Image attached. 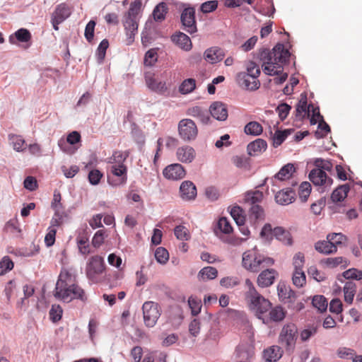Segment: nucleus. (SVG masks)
I'll return each instance as SVG.
<instances>
[{
	"mask_svg": "<svg viewBox=\"0 0 362 362\" xmlns=\"http://www.w3.org/2000/svg\"><path fill=\"white\" fill-rule=\"evenodd\" d=\"M343 276L346 279H362V271H359L356 269H350L345 271Z\"/></svg>",
	"mask_w": 362,
	"mask_h": 362,
	"instance_id": "63",
	"label": "nucleus"
},
{
	"mask_svg": "<svg viewBox=\"0 0 362 362\" xmlns=\"http://www.w3.org/2000/svg\"><path fill=\"white\" fill-rule=\"evenodd\" d=\"M239 85L248 90H256L260 86V81L255 77H251L244 74V71L237 74Z\"/></svg>",
	"mask_w": 362,
	"mask_h": 362,
	"instance_id": "20",
	"label": "nucleus"
},
{
	"mask_svg": "<svg viewBox=\"0 0 362 362\" xmlns=\"http://www.w3.org/2000/svg\"><path fill=\"white\" fill-rule=\"evenodd\" d=\"M327 240H329L331 243L337 247V245H340L344 243L346 240V238L341 233H335L328 235Z\"/></svg>",
	"mask_w": 362,
	"mask_h": 362,
	"instance_id": "61",
	"label": "nucleus"
},
{
	"mask_svg": "<svg viewBox=\"0 0 362 362\" xmlns=\"http://www.w3.org/2000/svg\"><path fill=\"white\" fill-rule=\"evenodd\" d=\"M277 276L278 273L275 269H265L257 276V285L261 288L269 287L274 284Z\"/></svg>",
	"mask_w": 362,
	"mask_h": 362,
	"instance_id": "19",
	"label": "nucleus"
},
{
	"mask_svg": "<svg viewBox=\"0 0 362 362\" xmlns=\"http://www.w3.org/2000/svg\"><path fill=\"white\" fill-rule=\"evenodd\" d=\"M264 358L267 362L276 361L282 356V351L279 346H272L264 351Z\"/></svg>",
	"mask_w": 362,
	"mask_h": 362,
	"instance_id": "35",
	"label": "nucleus"
},
{
	"mask_svg": "<svg viewBox=\"0 0 362 362\" xmlns=\"http://www.w3.org/2000/svg\"><path fill=\"white\" fill-rule=\"evenodd\" d=\"M321 263L329 268H334L339 265L343 267L346 266V261L342 257L325 258L321 260Z\"/></svg>",
	"mask_w": 362,
	"mask_h": 362,
	"instance_id": "42",
	"label": "nucleus"
},
{
	"mask_svg": "<svg viewBox=\"0 0 362 362\" xmlns=\"http://www.w3.org/2000/svg\"><path fill=\"white\" fill-rule=\"evenodd\" d=\"M244 131L247 134L258 136L262 133L263 129L259 122H250L245 125Z\"/></svg>",
	"mask_w": 362,
	"mask_h": 362,
	"instance_id": "44",
	"label": "nucleus"
},
{
	"mask_svg": "<svg viewBox=\"0 0 362 362\" xmlns=\"http://www.w3.org/2000/svg\"><path fill=\"white\" fill-rule=\"evenodd\" d=\"M188 305L191 309L192 315H197L200 313L202 301L197 297L190 296L188 299Z\"/></svg>",
	"mask_w": 362,
	"mask_h": 362,
	"instance_id": "50",
	"label": "nucleus"
},
{
	"mask_svg": "<svg viewBox=\"0 0 362 362\" xmlns=\"http://www.w3.org/2000/svg\"><path fill=\"white\" fill-rule=\"evenodd\" d=\"M186 172L184 167L179 163H174L165 167L163 171V176L171 180H181L185 176Z\"/></svg>",
	"mask_w": 362,
	"mask_h": 362,
	"instance_id": "17",
	"label": "nucleus"
},
{
	"mask_svg": "<svg viewBox=\"0 0 362 362\" xmlns=\"http://www.w3.org/2000/svg\"><path fill=\"white\" fill-rule=\"evenodd\" d=\"M195 155L194 149L189 146L179 147L176 151L177 158L182 163H191L194 159Z\"/></svg>",
	"mask_w": 362,
	"mask_h": 362,
	"instance_id": "23",
	"label": "nucleus"
},
{
	"mask_svg": "<svg viewBox=\"0 0 362 362\" xmlns=\"http://www.w3.org/2000/svg\"><path fill=\"white\" fill-rule=\"evenodd\" d=\"M246 72H244L245 74L251 77H255L256 78H258L261 73L258 65L252 61L247 62L246 65Z\"/></svg>",
	"mask_w": 362,
	"mask_h": 362,
	"instance_id": "51",
	"label": "nucleus"
},
{
	"mask_svg": "<svg viewBox=\"0 0 362 362\" xmlns=\"http://www.w3.org/2000/svg\"><path fill=\"white\" fill-rule=\"evenodd\" d=\"M308 274L318 282L323 281L326 279L325 273L319 271L315 266H311L308 269Z\"/></svg>",
	"mask_w": 362,
	"mask_h": 362,
	"instance_id": "57",
	"label": "nucleus"
},
{
	"mask_svg": "<svg viewBox=\"0 0 362 362\" xmlns=\"http://www.w3.org/2000/svg\"><path fill=\"white\" fill-rule=\"evenodd\" d=\"M196 88V81L194 78H187L182 81L179 87V91L182 94H188Z\"/></svg>",
	"mask_w": 362,
	"mask_h": 362,
	"instance_id": "46",
	"label": "nucleus"
},
{
	"mask_svg": "<svg viewBox=\"0 0 362 362\" xmlns=\"http://www.w3.org/2000/svg\"><path fill=\"white\" fill-rule=\"evenodd\" d=\"M54 296L66 303H69L74 299L82 301L86 300L84 290L77 284L76 275L66 269H62L59 275Z\"/></svg>",
	"mask_w": 362,
	"mask_h": 362,
	"instance_id": "2",
	"label": "nucleus"
},
{
	"mask_svg": "<svg viewBox=\"0 0 362 362\" xmlns=\"http://www.w3.org/2000/svg\"><path fill=\"white\" fill-rule=\"evenodd\" d=\"M168 11V7L166 3L161 2L158 4L153 11V16L156 21H162L165 18Z\"/></svg>",
	"mask_w": 362,
	"mask_h": 362,
	"instance_id": "40",
	"label": "nucleus"
},
{
	"mask_svg": "<svg viewBox=\"0 0 362 362\" xmlns=\"http://www.w3.org/2000/svg\"><path fill=\"white\" fill-rule=\"evenodd\" d=\"M308 177L315 185L330 186L332 184V180L328 177L326 173L320 168L312 170Z\"/></svg>",
	"mask_w": 362,
	"mask_h": 362,
	"instance_id": "18",
	"label": "nucleus"
},
{
	"mask_svg": "<svg viewBox=\"0 0 362 362\" xmlns=\"http://www.w3.org/2000/svg\"><path fill=\"white\" fill-rule=\"evenodd\" d=\"M220 284L226 288H232L240 284V280L235 276H226L221 279Z\"/></svg>",
	"mask_w": 362,
	"mask_h": 362,
	"instance_id": "55",
	"label": "nucleus"
},
{
	"mask_svg": "<svg viewBox=\"0 0 362 362\" xmlns=\"http://www.w3.org/2000/svg\"><path fill=\"white\" fill-rule=\"evenodd\" d=\"M224 55V52L221 48L211 47L205 51L204 57L208 62L215 64L221 62L223 59Z\"/></svg>",
	"mask_w": 362,
	"mask_h": 362,
	"instance_id": "24",
	"label": "nucleus"
},
{
	"mask_svg": "<svg viewBox=\"0 0 362 362\" xmlns=\"http://www.w3.org/2000/svg\"><path fill=\"white\" fill-rule=\"evenodd\" d=\"M103 173L100 170L97 169L92 170L88 173V180L92 185H98L103 177Z\"/></svg>",
	"mask_w": 362,
	"mask_h": 362,
	"instance_id": "64",
	"label": "nucleus"
},
{
	"mask_svg": "<svg viewBox=\"0 0 362 362\" xmlns=\"http://www.w3.org/2000/svg\"><path fill=\"white\" fill-rule=\"evenodd\" d=\"M218 270L213 267H205L202 269L198 273V279L200 281L212 280L217 277Z\"/></svg>",
	"mask_w": 362,
	"mask_h": 362,
	"instance_id": "36",
	"label": "nucleus"
},
{
	"mask_svg": "<svg viewBox=\"0 0 362 362\" xmlns=\"http://www.w3.org/2000/svg\"><path fill=\"white\" fill-rule=\"evenodd\" d=\"M9 140L15 151L22 152L26 148L25 141L21 136L11 135Z\"/></svg>",
	"mask_w": 362,
	"mask_h": 362,
	"instance_id": "43",
	"label": "nucleus"
},
{
	"mask_svg": "<svg viewBox=\"0 0 362 362\" xmlns=\"http://www.w3.org/2000/svg\"><path fill=\"white\" fill-rule=\"evenodd\" d=\"M14 264L11 258L5 256L0 261V275H4L13 268Z\"/></svg>",
	"mask_w": 362,
	"mask_h": 362,
	"instance_id": "53",
	"label": "nucleus"
},
{
	"mask_svg": "<svg viewBox=\"0 0 362 362\" xmlns=\"http://www.w3.org/2000/svg\"><path fill=\"white\" fill-rule=\"evenodd\" d=\"M349 190L350 187L347 184L339 186L332 193V201L334 203L342 202L347 197Z\"/></svg>",
	"mask_w": 362,
	"mask_h": 362,
	"instance_id": "33",
	"label": "nucleus"
},
{
	"mask_svg": "<svg viewBox=\"0 0 362 362\" xmlns=\"http://www.w3.org/2000/svg\"><path fill=\"white\" fill-rule=\"evenodd\" d=\"M214 233L223 242L233 245H240L247 238L239 237L233 228H214Z\"/></svg>",
	"mask_w": 362,
	"mask_h": 362,
	"instance_id": "12",
	"label": "nucleus"
},
{
	"mask_svg": "<svg viewBox=\"0 0 362 362\" xmlns=\"http://www.w3.org/2000/svg\"><path fill=\"white\" fill-rule=\"evenodd\" d=\"M293 284L298 288L303 287V285L305 284L306 282V278L305 274L303 269H298L294 270L293 274Z\"/></svg>",
	"mask_w": 362,
	"mask_h": 362,
	"instance_id": "48",
	"label": "nucleus"
},
{
	"mask_svg": "<svg viewBox=\"0 0 362 362\" xmlns=\"http://www.w3.org/2000/svg\"><path fill=\"white\" fill-rule=\"evenodd\" d=\"M145 83L148 89L160 95H168L170 93V84L160 80L153 72L148 71L144 74Z\"/></svg>",
	"mask_w": 362,
	"mask_h": 362,
	"instance_id": "7",
	"label": "nucleus"
},
{
	"mask_svg": "<svg viewBox=\"0 0 362 362\" xmlns=\"http://www.w3.org/2000/svg\"><path fill=\"white\" fill-rule=\"evenodd\" d=\"M142 1L134 0L130 4L128 11L124 16L123 25L127 36V45H131L137 34L139 15L141 11Z\"/></svg>",
	"mask_w": 362,
	"mask_h": 362,
	"instance_id": "4",
	"label": "nucleus"
},
{
	"mask_svg": "<svg viewBox=\"0 0 362 362\" xmlns=\"http://www.w3.org/2000/svg\"><path fill=\"white\" fill-rule=\"evenodd\" d=\"M180 20L184 29L187 33L193 34L197 31L195 9L194 7L188 6L185 8L181 13Z\"/></svg>",
	"mask_w": 362,
	"mask_h": 362,
	"instance_id": "14",
	"label": "nucleus"
},
{
	"mask_svg": "<svg viewBox=\"0 0 362 362\" xmlns=\"http://www.w3.org/2000/svg\"><path fill=\"white\" fill-rule=\"evenodd\" d=\"M77 244L79 251L83 255H87L90 252V248L88 245L89 235L88 233L83 230L82 233H80L76 238Z\"/></svg>",
	"mask_w": 362,
	"mask_h": 362,
	"instance_id": "34",
	"label": "nucleus"
},
{
	"mask_svg": "<svg viewBox=\"0 0 362 362\" xmlns=\"http://www.w3.org/2000/svg\"><path fill=\"white\" fill-rule=\"evenodd\" d=\"M344 301L348 304H351L356 291V285L353 281H347L344 284Z\"/></svg>",
	"mask_w": 362,
	"mask_h": 362,
	"instance_id": "38",
	"label": "nucleus"
},
{
	"mask_svg": "<svg viewBox=\"0 0 362 362\" xmlns=\"http://www.w3.org/2000/svg\"><path fill=\"white\" fill-rule=\"evenodd\" d=\"M315 250L322 254L328 255L337 252V247L334 245L330 241H319L315 245Z\"/></svg>",
	"mask_w": 362,
	"mask_h": 362,
	"instance_id": "39",
	"label": "nucleus"
},
{
	"mask_svg": "<svg viewBox=\"0 0 362 362\" xmlns=\"http://www.w3.org/2000/svg\"><path fill=\"white\" fill-rule=\"evenodd\" d=\"M260 235L267 240H270L275 236L277 240L286 245L292 244L291 233L284 228H262Z\"/></svg>",
	"mask_w": 362,
	"mask_h": 362,
	"instance_id": "8",
	"label": "nucleus"
},
{
	"mask_svg": "<svg viewBox=\"0 0 362 362\" xmlns=\"http://www.w3.org/2000/svg\"><path fill=\"white\" fill-rule=\"evenodd\" d=\"M178 133L185 141L194 140L198 134V128L195 122L190 119H182L178 123Z\"/></svg>",
	"mask_w": 362,
	"mask_h": 362,
	"instance_id": "9",
	"label": "nucleus"
},
{
	"mask_svg": "<svg viewBox=\"0 0 362 362\" xmlns=\"http://www.w3.org/2000/svg\"><path fill=\"white\" fill-rule=\"evenodd\" d=\"M63 310L59 305H52L49 310V318L53 322L59 321L62 318Z\"/></svg>",
	"mask_w": 362,
	"mask_h": 362,
	"instance_id": "56",
	"label": "nucleus"
},
{
	"mask_svg": "<svg viewBox=\"0 0 362 362\" xmlns=\"http://www.w3.org/2000/svg\"><path fill=\"white\" fill-rule=\"evenodd\" d=\"M109 47V42L107 40H103L100 43L97 49V57L100 62H102L105 57L106 50Z\"/></svg>",
	"mask_w": 362,
	"mask_h": 362,
	"instance_id": "60",
	"label": "nucleus"
},
{
	"mask_svg": "<svg viewBox=\"0 0 362 362\" xmlns=\"http://www.w3.org/2000/svg\"><path fill=\"white\" fill-rule=\"evenodd\" d=\"M263 197L264 194L262 192L255 191L247 193L245 199L252 206H254L259 205L258 203L262 202Z\"/></svg>",
	"mask_w": 362,
	"mask_h": 362,
	"instance_id": "49",
	"label": "nucleus"
},
{
	"mask_svg": "<svg viewBox=\"0 0 362 362\" xmlns=\"http://www.w3.org/2000/svg\"><path fill=\"white\" fill-rule=\"evenodd\" d=\"M249 219L252 224H261L265 219L263 208L259 205L252 206L250 209Z\"/></svg>",
	"mask_w": 362,
	"mask_h": 362,
	"instance_id": "27",
	"label": "nucleus"
},
{
	"mask_svg": "<svg viewBox=\"0 0 362 362\" xmlns=\"http://www.w3.org/2000/svg\"><path fill=\"white\" fill-rule=\"evenodd\" d=\"M157 49L153 48L148 50L144 56V64L147 66H153L158 61Z\"/></svg>",
	"mask_w": 362,
	"mask_h": 362,
	"instance_id": "45",
	"label": "nucleus"
},
{
	"mask_svg": "<svg viewBox=\"0 0 362 362\" xmlns=\"http://www.w3.org/2000/svg\"><path fill=\"white\" fill-rule=\"evenodd\" d=\"M295 171L296 168L294 165L291 163H288L281 168L279 173L275 175L274 180L281 181L288 180L292 177Z\"/></svg>",
	"mask_w": 362,
	"mask_h": 362,
	"instance_id": "37",
	"label": "nucleus"
},
{
	"mask_svg": "<svg viewBox=\"0 0 362 362\" xmlns=\"http://www.w3.org/2000/svg\"><path fill=\"white\" fill-rule=\"evenodd\" d=\"M113 160H116L119 159L118 163H113L110 168V172L111 175H108L107 181L108 183L114 187L124 185L127 180V168L123 163L127 155L124 156L121 151L115 152L113 156Z\"/></svg>",
	"mask_w": 362,
	"mask_h": 362,
	"instance_id": "6",
	"label": "nucleus"
},
{
	"mask_svg": "<svg viewBox=\"0 0 362 362\" xmlns=\"http://www.w3.org/2000/svg\"><path fill=\"white\" fill-rule=\"evenodd\" d=\"M16 38L22 42H27L31 39V34L27 29L21 28L15 33Z\"/></svg>",
	"mask_w": 362,
	"mask_h": 362,
	"instance_id": "62",
	"label": "nucleus"
},
{
	"mask_svg": "<svg viewBox=\"0 0 362 362\" xmlns=\"http://www.w3.org/2000/svg\"><path fill=\"white\" fill-rule=\"evenodd\" d=\"M197 194L194 184L189 180L183 181L180 187V196L185 201L194 200Z\"/></svg>",
	"mask_w": 362,
	"mask_h": 362,
	"instance_id": "21",
	"label": "nucleus"
},
{
	"mask_svg": "<svg viewBox=\"0 0 362 362\" xmlns=\"http://www.w3.org/2000/svg\"><path fill=\"white\" fill-rule=\"evenodd\" d=\"M274 261L258 253L255 248L246 251L243 255V266L247 270L257 273L265 267H271Z\"/></svg>",
	"mask_w": 362,
	"mask_h": 362,
	"instance_id": "5",
	"label": "nucleus"
},
{
	"mask_svg": "<svg viewBox=\"0 0 362 362\" xmlns=\"http://www.w3.org/2000/svg\"><path fill=\"white\" fill-rule=\"evenodd\" d=\"M61 194L55 191L54 193L53 200L52 202V207L55 211L54 216L52 218L51 226H59L64 223V219L67 218L66 215L63 214L64 207L61 203Z\"/></svg>",
	"mask_w": 362,
	"mask_h": 362,
	"instance_id": "16",
	"label": "nucleus"
},
{
	"mask_svg": "<svg viewBox=\"0 0 362 362\" xmlns=\"http://www.w3.org/2000/svg\"><path fill=\"white\" fill-rule=\"evenodd\" d=\"M187 115L198 118L202 122L207 123L209 119V112L206 110L202 109L199 106H194L187 110Z\"/></svg>",
	"mask_w": 362,
	"mask_h": 362,
	"instance_id": "32",
	"label": "nucleus"
},
{
	"mask_svg": "<svg viewBox=\"0 0 362 362\" xmlns=\"http://www.w3.org/2000/svg\"><path fill=\"white\" fill-rule=\"evenodd\" d=\"M103 259L98 256H93L90 258L86 267V275L89 279L95 282L98 280V276L104 271Z\"/></svg>",
	"mask_w": 362,
	"mask_h": 362,
	"instance_id": "13",
	"label": "nucleus"
},
{
	"mask_svg": "<svg viewBox=\"0 0 362 362\" xmlns=\"http://www.w3.org/2000/svg\"><path fill=\"white\" fill-rule=\"evenodd\" d=\"M311 105L308 106L307 95L305 93L300 95V100L296 105V117L299 120L303 119L306 115H309Z\"/></svg>",
	"mask_w": 362,
	"mask_h": 362,
	"instance_id": "25",
	"label": "nucleus"
},
{
	"mask_svg": "<svg viewBox=\"0 0 362 362\" xmlns=\"http://www.w3.org/2000/svg\"><path fill=\"white\" fill-rule=\"evenodd\" d=\"M330 132L329 126L322 119L318 124V129L315 132L317 138H323Z\"/></svg>",
	"mask_w": 362,
	"mask_h": 362,
	"instance_id": "59",
	"label": "nucleus"
},
{
	"mask_svg": "<svg viewBox=\"0 0 362 362\" xmlns=\"http://www.w3.org/2000/svg\"><path fill=\"white\" fill-rule=\"evenodd\" d=\"M312 304L320 312L325 311L328 305L327 300L323 296H315L313 298Z\"/></svg>",
	"mask_w": 362,
	"mask_h": 362,
	"instance_id": "47",
	"label": "nucleus"
},
{
	"mask_svg": "<svg viewBox=\"0 0 362 362\" xmlns=\"http://www.w3.org/2000/svg\"><path fill=\"white\" fill-rule=\"evenodd\" d=\"M311 192V185L308 182H303L299 187L298 194L303 202H306Z\"/></svg>",
	"mask_w": 362,
	"mask_h": 362,
	"instance_id": "54",
	"label": "nucleus"
},
{
	"mask_svg": "<svg viewBox=\"0 0 362 362\" xmlns=\"http://www.w3.org/2000/svg\"><path fill=\"white\" fill-rule=\"evenodd\" d=\"M296 193L291 189H282L275 195L276 202L281 205H287L295 200Z\"/></svg>",
	"mask_w": 362,
	"mask_h": 362,
	"instance_id": "26",
	"label": "nucleus"
},
{
	"mask_svg": "<svg viewBox=\"0 0 362 362\" xmlns=\"http://www.w3.org/2000/svg\"><path fill=\"white\" fill-rule=\"evenodd\" d=\"M269 315H265V322H280L282 321L286 317V311L281 306H276L269 310Z\"/></svg>",
	"mask_w": 362,
	"mask_h": 362,
	"instance_id": "29",
	"label": "nucleus"
},
{
	"mask_svg": "<svg viewBox=\"0 0 362 362\" xmlns=\"http://www.w3.org/2000/svg\"><path fill=\"white\" fill-rule=\"evenodd\" d=\"M71 14V8L65 3L57 5L52 14V23L55 30H59L58 25L68 18Z\"/></svg>",
	"mask_w": 362,
	"mask_h": 362,
	"instance_id": "15",
	"label": "nucleus"
},
{
	"mask_svg": "<svg viewBox=\"0 0 362 362\" xmlns=\"http://www.w3.org/2000/svg\"><path fill=\"white\" fill-rule=\"evenodd\" d=\"M155 258L158 262L164 264L169 259V253L165 248L159 247L156 250Z\"/></svg>",
	"mask_w": 362,
	"mask_h": 362,
	"instance_id": "52",
	"label": "nucleus"
},
{
	"mask_svg": "<svg viewBox=\"0 0 362 362\" xmlns=\"http://www.w3.org/2000/svg\"><path fill=\"white\" fill-rule=\"evenodd\" d=\"M218 7V1H207L202 4L200 10L203 13H208L215 11Z\"/></svg>",
	"mask_w": 362,
	"mask_h": 362,
	"instance_id": "58",
	"label": "nucleus"
},
{
	"mask_svg": "<svg viewBox=\"0 0 362 362\" xmlns=\"http://www.w3.org/2000/svg\"><path fill=\"white\" fill-rule=\"evenodd\" d=\"M259 59L262 62L263 72L267 75H279L274 81L276 84H281L288 78V74L283 72L282 65L288 61L290 52L284 49L283 45H276L271 51L269 49L259 50Z\"/></svg>",
	"mask_w": 362,
	"mask_h": 362,
	"instance_id": "1",
	"label": "nucleus"
},
{
	"mask_svg": "<svg viewBox=\"0 0 362 362\" xmlns=\"http://www.w3.org/2000/svg\"><path fill=\"white\" fill-rule=\"evenodd\" d=\"M267 147V142L261 139L250 142L247 146V151L250 156H255L264 152Z\"/></svg>",
	"mask_w": 362,
	"mask_h": 362,
	"instance_id": "28",
	"label": "nucleus"
},
{
	"mask_svg": "<svg viewBox=\"0 0 362 362\" xmlns=\"http://www.w3.org/2000/svg\"><path fill=\"white\" fill-rule=\"evenodd\" d=\"M142 310L146 326L154 327L160 316L158 304L153 301H146L143 304Z\"/></svg>",
	"mask_w": 362,
	"mask_h": 362,
	"instance_id": "10",
	"label": "nucleus"
},
{
	"mask_svg": "<svg viewBox=\"0 0 362 362\" xmlns=\"http://www.w3.org/2000/svg\"><path fill=\"white\" fill-rule=\"evenodd\" d=\"M172 40L184 50L189 51L192 49V44L190 38L183 33H178L172 36Z\"/></svg>",
	"mask_w": 362,
	"mask_h": 362,
	"instance_id": "30",
	"label": "nucleus"
},
{
	"mask_svg": "<svg viewBox=\"0 0 362 362\" xmlns=\"http://www.w3.org/2000/svg\"><path fill=\"white\" fill-rule=\"evenodd\" d=\"M297 327L293 323L285 325L279 334V343L287 350L292 349L296 341Z\"/></svg>",
	"mask_w": 362,
	"mask_h": 362,
	"instance_id": "11",
	"label": "nucleus"
},
{
	"mask_svg": "<svg viewBox=\"0 0 362 362\" xmlns=\"http://www.w3.org/2000/svg\"><path fill=\"white\" fill-rule=\"evenodd\" d=\"M278 295L284 303H294L296 298L295 291L285 285L278 286Z\"/></svg>",
	"mask_w": 362,
	"mask_h": 362,
	"instance_id": "31",
	"label": "nucleus"
},
{
	"mask_svg": "<svg viewBox=\"0 0 362 362\" xmlns=\"http://www.w3.org/2000/svg\"><path fill=\"white\" fill-rule=\"evenodd\" d=\"M230 214L238 226H242L245 224V216L243 210L240 206H233L230 211Z\"/></svg>",
	"mask_w": 362,
	"mask_h": 362,
	"instance_id": "41",
	"label": "nucleus"
},
{
	"mask_svg": "<svg viewBox=\"0 0 362 362\" xmlns=\"http://www.w3.org/2000/svg\"><path fill=\"white\" fill-rule=\"evenodd\" d=\"M243 296L249 310L265 322V315L271 309L272 303L257 291L250 279L245 281Z\"/></svg>",
	"mask_w": 362,
	"mask_h": 362,
	"instance_id": "3",
	"label": "nucleus"
},
{
	"mask_svg": "<svg viewBox=\"0 0 362 362\" xmlns=\"http://www.w3.org/2000/svg\"><path fill=\"white\" fill-rule=\"evenodd\" d=\"M210 113L217 120L224 121L228 117L226 105L221 102H214L210 106Z\"/></svg>",
	"mask_w": 362,
	"mask_h": 362,
	"instance_id": "22",
	"label": "nucleus"
}]
</instances>
